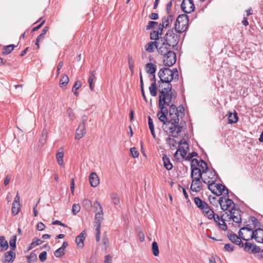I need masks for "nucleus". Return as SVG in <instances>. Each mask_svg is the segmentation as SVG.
I'll return each mask as SVG.
<instances>
[{"label": "nucleus", "mask_w": 263, "mask_h": 263, "mask_svg": "<svg viewBox=\"0 0 263 263\" xmlns=\"http://www.w3.org/2000/svg\"><path fill=\"white\" fill-rule=\"evenodd\" d=\"M197 166L201 168L203 173L206 172L209 169L207 163L203 160H199V163Z\"/></svg>", "instance_id": "473e14b6"}, {"label": "nucleus", "mask_w": 263, "mask_h": 263, "mask_svg": "<svg viewBox=\"0 0 263 263\" xmlns=\"http://www.w3.org/2000/svg\"><path fill=\"white\" fill-rule=\"evenodd\" d=\"M215 186L216 192H215V195L219 196L223 193L224 195L227 196V198L229 197V191L224 185L218 183L216 184Z\"/></svg>", "instance_id": "aec40b11"}, {"label": "nucleus", "mask_w": 263, "mask_h": 263, "mask_svg": "<svg viewBox=\"0 0 263 263\" xmlns=\"http://www.w3.org/2000/svg\"><path fill=\"white\" fill-rule=\"evenodd\" d=\"M149 93L153 97H155L157 95L156 86L155 82H153L149 87Z\"/></svg>", "instance_id": "4c0bfd02"}, {"label": "nucleus", "mask_w": 263, "mask_h": 263, "mask_svg": "<svg viewBox=\"0 0 263 263\" xmlns=\"http://www.w3.org/2000/svg\"><path fill=\"white\" fill-rule=\"evenodd\" d=\"M192 181L191 185V190L195 192H199L202 189V183L201 179L195 178L192 179Z\"/></svg>", "instance_id": "2eb2a0df"}, {"label": "nucleus", "mask_w": 263, "mask_h": 263, "mask_svg": "<svg viewBox=\"0 0 263 263\" xmlns=\"http://www.w3.org/2000/svg\"><path fill=\"white\" fill-rule=\"evenodd\" d=\"M162 32H161L160 30H159V27L158 28V30H153L150 33V39L152 40H157L159 39V35H161Z\"/></svg>", "instance_id": "7c9ffc66"}, {"label": "nucleus", "mask_w": 263, "mask_h": 263, "mask_svg": "<svg viewBox=\"0 0 263 263\" xmlns=\"http://www.w3.org/2000/svg\"><path fill=\"white\" fill-rule=\"evenodd\" d=\"M82 86V83L80 81H77L75 83L74 85L72 87V91H73L74 95L76 96H78L79 95V93L77 91V90L80 88Z\"/></svg>", "instance_id": "2f4dec72"}, {"label": "nucleus", "mask_w": 263, "mask_h": 263, "mask_svg": "<svg viewBox=\"0 0 263 263\" xmlns=\"http://www.w3.org/2000/svg\"><path fill=\"white\" fill-rule=\"evenodd\" d=\"M15 258V254L13 250H10L5 253L2 258L3 263H12Z\"/></svg>", "instance_id": "f3484780"}, {"label": "nucleus", "mask_w": 263, "mask_h": 263, "mask_svg": "<svg viewBox=\"0 0 263 263\" xmlns=\"http://www.w3.org/2000/svg\"><path fill=\"white\" fill-rule=\"evenodd\" d=\"M198 154L195 152H193L191 153H189L187 156L185 157V160L190 161L194 157L197 156Z\"/></svg>", "instance_id": "5fc2aeb1"}, {"label": "nucleus", "mask_w": 263, "mask_h": 263, "mask_svg": "<svg viewBox=\"0 0 263 263\" xmlns=\"http://www.w3.org/2000/svg\"><path fill=\"white\" fill-rule=\"evenodd\" d=\"M179 148L177 149L175 156H176L178 152H180V154L182 158H184L186 155L187 151L186 149H189V144L187 142L184 140L182 139L179 143Z\"/></svg>", "instance_id": "9b49d317"}, {"label": "nucleus", "mask_w": 263, "mask_h": 263, "mask_svg": "<svg viewBox=\"0 0 263 263\" xmlns=\"http://www.w3.org/2000/svg\"><path fill=\"white\" fill-rule=\"evenodd\" d=\"M203 177L202 181L204 183H209V182H215L218 178V175L214 170H209L203 173Z\"/></svg>", "instance_id": "1a4fd4ad"}, {"label": "nucleus", "mask_w": 263, "mask_h": 263, "mask_svg": "<svg viewBox=\"0 0 263 263\" xmlns=\"http://www.w3.org/2000/svg\"><path fill=\"white\" fill-rule=\"evenodd\" d=\"M89 180L90 185L93 187H96L99 184V177L95 172H92L89 175Z\"/></svg>", "instance_id": "4be33fe9"}, {"label": "nucleus", "mask_w": 263, "mask_h": 263, "mask_svg": "<svg viewBox=\"0 0 263 263\" xmlns=\"http://www.w3.org/2000/svg\"><path fill=\"white\" fill-rule=\"evenodd\" d=\"M80 209L79 204H73L72 207V213L73 215H76L80 212Z\"/></svg>", "instance_id": "09e8293b"}, {"label": "nucleus", "mask_w": 263, "mask_h": 263, "mask_svg": "<svg viewBox=\"0 0 263 263\" xmlns=\"http://www.w3.org/2000/svg\"><path fill=\"white\" fill-rule=\"evenodd\" d=\"M260 251V248L255 245H253L252 249L251 251V253H257Z\"/></svg>", "instance_id": "052dcab7"}, {"label": "nucleus", "mask_w": 263, "mask_h": 263, "mask_svg": "<svg viewBox=\"0 0 263 263\" xmlns=\"http://www.w3.org/2000/svg\"><path fill=\"white\" fill-rule=\"evenodd\" d=\"M152 249L154 255L155 256H158L159 254V250L158 243L156 241L153 242L152 245Z\"/></svg>", "instance_id": "c9c22d12"}, {"label": "nucleus", "mask_w": 263, "mask_h": 263, "mask_svg": "<svg viewBox=\"0 0 263 263\" xmlns=\"http://www.w3.org/2000/svg\"><path fill=\"white\" fill-rule=\"evenodd\" d=\"M68 116L71 120H73L74 119V115L72 110L70 108H68L67 110Z\"/></svg>", "instance_id": "680f3d73"}, {"label": "nucleus", "mask_w": 263, "mask_h": 263, "mask_svg": "<svg viewBox=\"0 0 263 263\" xmlns=\"http://www.w3.org/2000/svg\"><path fill=\"white\" fill-rule=\"evenodd\" d=\"M102 242H103V246L102 247V249L106 251L107 249L108 245V243H109V239L107 237V236L106 233H105L103 234Z\"/></svg>", "instance_id": "e433bc0d"}, {"label": "nucleus", "mask_w": 263, "mask_h": 263, "mask_svg": "<svg viewBox=\"0 0 263 263\" xmlns=\"http://www.w3.org/2000/svg\"><path fill=\"white\" fill-rule=\"evenodd\" d=\"M103 219V214L99 213V212H96L95 214V223H101Z\"/></svg>", "instance_id": "c03bdc74"}, {"label": "nucleus", "mask_w": 263, "mask_h": 263, "mask_svg": "<svg viewBox=\"0 0 263 263\" xmlns=\"http://www.w3.org/2000/svg\"><path fill=\"white\" fill-rule=\"evenodd\" d=\"M162 160L164 167L168 171L171 170L173 168V166L170 161V159L166 156V155H164L162 157Z\"/></svg>", "instance_id": "bb28decb"}, {"label": "nucleus", "mask_w": 263, "mask_h": 263, "mask_svg": "<svg viewBox=\"0 0 263 263\" xmlns=\"http://www.w3.org/2000/svg\"><path fill=\"white\" fill-rule=\"evenodd\" d=\"M148 68L146 69V72L149 73L150 75L154 74L156 71V67H146Z\"/></svg>", "instance_id": "bf43d9fd"}, {"label": "nucleus", "mask_w": 263, "mask_h": 263, "mask_svg": "<svg viewBox=\"0 0 263 263\" xmlns=\"http://www.w3.org/2000/svg\"><path fill=\"white\" fill-rule=\"evenodd\" d=\"M15 46L13 44L5 46L3 48L2 54L7 55L9 54L13 49Z\"/></svg>", "instance_id": "c756f323"}, {"label": "nucleus", "mask_w": 263, "mask_h": 263, "mask_svg": "<svg viewBox=\"0 0 263 263\" xmlns=\"http://www.w3.org/2000/svg\"><path fill=\"white\" fill-rule=\"evenodd\" d=\"M8 248V243L4 236H0V251H4Z\"/></svg>", "instance_id": "cd10ccee"}, {"label": "nucleus", "mask_w": 263, "mask_h": 263, "mask_svg": "<svg viewBox=\"0 0 263 263\" xmlns=\"http://www.w3.org/2000/svg\"><path fill=\"white\" fill-rule=\"evenodd\" d=\"M167 16H164L161 18V23L160 24L159 30L161 32H163V28H165L168 26L175 18V16L173 14H167Z\"/></svg>", "instance_id": "9d476101"}, {"label": "nucleus", "mask_w": 263, "mask_h": 263, "mask_svg": "<svg viewBox=\"0 0 263 263\" xmlns=\"http://www.w3.org/2000/svg\"><path fill=\"white\" fill-rule=\"evenodd\" d=\"M64 150L62 148H60L57 154L56 159L59 165H62L63 164Z\"/></svg>", "instance_id": "a878e982"}, {"label": "nucleus", "mask_w": 263, "mask_h": 263, "mask_svg": "<svg viewBox=\"0 0 263 263\" xmlns=\"http://www.w3.org/2000/svg\"><path fill=\"white\" fill-rule=\"evenodd\" d=\"M110 198L112 202L117 205L120 203V199L118 195L116 193H112L110 194Z\"/></svg>", "instance_id": "a19ab883"}, {"label": "nucleus", "mask_w": 263, "mask_h": 263, "mask_svg": "<svg viewBox=\"0 0 263 263\" xmlns=\"http://www.w3.org/2000/svg\"><path fill=\"white\" fill-rule=\"evenodd\" d=\"M182 129V126L179 125V123L172 125L171 126L169 127L170 132L174 138L178 137V135L181 133Z\"/></svg>", "instance_id": "a211bd4d"}, {"label": "nucleus", "mask_w": 263, "mask_h": 263, "mask_svg": "<svg viewBox=\"0 0 263 263\" xmlns=\"http://www.w3.org/2000/svg\"><path fill=\"white\" fill-rule=\"evenodd\" d=\"M179 39L180 35L175 34L173 29L168 30L165 35L160 38L161 43L159 52H164L174 48L178 45Z\"/></svg>", "instance_id": "7ed1b4c3"}, {"label": "nucleus", "mask_w": 263, "mask_h": 263, "mask_svg": "<svg viewBox=\"0 0 263 263\" xmlns=\"http://www.w3.org/2000/svg\"><path fill=\"white\" fill-rule=\"evenodd\" d=\"M95 79V71H91L89 73V77L88 80V83H93Z\"/></svg>", "instance_id": "338daca9"}, {"label": "nucleus", "mask_w": 263, "mask_h": 263, "mask_svg": "<svg viewBox=\"0 0 263 263\" xmlns=\"http://www.w3.org/2000/svg\"><path fill=\"white\" fill-rule=\"evenodd\" d=\"M234 246L230 243L225 245L224 247V250L228 252H232L234 250Z\"/></svg>", "instance_id": "6e6d98bb"}, {"label": "nucleus", "mask_w": 263, "mask_h": 263, "mask_svg": "<svg viewBox=\"0 0 263 263\" xmlns=\"http://www.w3.org/2000/svg\"><path fill=\"white\" fill-rule=\"evenodd\" d=\"M93 208L95 209V212H99V213L103 214V208L100 204V202H99L97 201H96L93 203Z\"/></svg>", "instance_id": "ea45409f"}, {"label": "nucleus", "mask_w": 263, "mask_h": 263, "mask_svg": "<svg viewBox=\"0 0 263 263\" xmlns=\"http://www.w3.org/2000/svg\"><path fill=\"white\" fill-rule=\"evenodd\" d=\"M49 30V27L48 26H45L44 29L42 30V33L37 37V42H40L44 37L45 34Z\"/></svg>", "instance_id": "79ce46f5"}, {"label": "nucleus", "mask_w": 263, "mask_h": 263, "mask_svg": "<svg viewBox=\"0 0 263 263\" xmlns=\"http://www.w3.org/2000/svg\"><path fill=\"white\" fill-rule=\"evenodd\" d=\"M161 45V43L157 41H151L148 42L145 46V49L148 52H153L156 49H158L159 52V48Z\"/></svg>", "instance_id": "dca6fc26"}, {"label": "nucleus", "mask_w": 263, "mask_h": 263, "mask_svg": "<svg viewBox=\"0 0 263 263\" xmlns=\"http://www.w3.org/2000/svg\"><path fill=\"white\" fill-rule=\"evenodd\" d=\"M21 209L20 205L16 204V203H12L11 210L13 215H17Z\"/></svg>", "instance_id": "37998d69"}, {"label": "nucleus", "mask_w": 263, "mask_h": 263, "mask_svg": "<svg viewBox=\"0 0 263 263\" xmlns=\"http://www.w3.org/2000/svg\"><path fill=\"white\" fill-rule=\"evenodd\" d=\"M224 214L225 215L224 216V218H226L225 221L227 220H233V221L236 223H240L241 221L240 214H239L238 212H237L236 216L234 215H233V216H229L228 212H226Z\"/></svg>", "instance_id": "5701e85b"}, {"label": "nucleus", "mask_w": 263, "mask_h": 263, "mask_svg": "<svg viewBox=\"0 0 263 263\" xmlns=\"http://www.w3.org/2000/svg\"><path fill=\"white\" fill-rule=\"evenodd\" d=\"M177 110L178 114L181 115H184V108L183 105H180L178 107H177Z\"/></svg>", "instance_id": "0e129e2a"}, {"label": "nucleus", "mask_w": 263, "mask_h": 263, "mask_svg": "<svg viewBox=\"0 0 263 263\" xmlns=\"http://www.w3.org/2000/svg\"><path fill=\"white\" fill-rule=\"evenodd\" d=\"M28 263H33L37 259L36 255L34 253H31L30 255L28 257Z\"/></svg>", "instance_id": "864d4df0"}, {"label": "nucleus", "mask_w": 263, "mask_h": 263, "mask_svg": "<svg viewBox=\"0 0 263 263\" xmlns=\"http://www.w3.org/2000/svg\"><path fill=\"white\" fill-rule=\"evenodd\" d=\"M229 240L236 245H238L240 247H243V243L241 239L235 234H230L228 235Z\"/></svg>", "instance_id": "412c9836"}, {"label": "nucleus", "mask_w": 263, "mask_h": 263, "mask_svg": "<svg viewBox=\"0 0 263 263\" xmlns=\"http://www.w3.org/2000/svg\"><path fill=\"white\" fill-rule=\"evenodd\" d=\"M194 202L196 205L200 210L205 206L206 205L207 203L201 200L199 197H195L194 198Z\"/></svg>", "instance_id": "c85d7f7f"}, {"label": "nucleus", "mask_w": 263, "mask_h": 263, "mask_svg": "<svg viewBox=\"0 0 263 263\" xmlns=\"http://www.w3.org/2000/svg\"><path fill=\"white\" fill-rule=\"evenodd\" d=\"M45 226L44 225V224L42 222H40L37 223V226H36V229L37 230L39 231H43L45 229Z\"/></svg>", "instance_id": "774afa93"}, {"label": "nucleus", "mask_w": 263, "mask_h": 263, "mask_svg": "<svg viewBox=\"0 0 263 263\" xmlns=\"http://www.w3.org/2000/svg\"><path fill=\"white\" fill-rule=\"evenodd\" d=\"M43 242V241H42L40 239L37 237H34L33 238L32 242L29 247V250H31L34 248L35 246L41 245Z\"/></svg>", "instance_id": "72a5a7b5"}, {"label": "nucleus", "mask_w": 263, "mask_h": 263, "mask_svg": "<svg viewBox=\"0 0 263 263\" xmlns=\"http://www.w3.org/2000/svg\"><path fill=\"white\" fill-rule=\"evenodd\" d=\"M85 232L82 231L77 237L76 238V242L79 248H82L84 247V241L85 239Z\"/></svg>", "instance_id": "b1692460"}, {"label": "nucleus", "mask_w": 263, "mask_h": 263, "mask_svg": "<svg viewBox=\"0 0 263 263\" xmlns=\"http://www.w3.org/2000/svg\"><path fill=\"white\" fill-rule=\"evenodd\" d=\"M47 258V252L46 251L42 252L39 255V259L42 262H44Z\"/></svg>", "instance_id": "4d7b16f0"}, {"label": "nucleus", "mask_w": 263, "mask_h": 263, "mask_svg": "<svg viewBox=\"0 0 263 263\" xmlns=\"http://www.w3.org/2000/svg\"><path fill=\"white\" fill-rule=\"evenodd\" d=\"M189 17L185 14L179 15L175 22L174 29L177 33H182L188 28Z\"/></svg>", "instance_id": "423d86ee"}, {"label": "nucleus", "mask_w": 263, "mask_h": 263, "mask_svg": "<svg viewBox=\"0 0 263 263\" xmlns=\"http://www.w3.org/2000/svg\"><path fill=\"white\" fill-rule=\"evenodd\" d=\"M158 23L154 21H149L148 25L146 26V30H149L153 28L155 25H157Z\"/></svg>", "instance_id": "13d9d810"}, {"label": "nucleus", "mask_w": 263, "mask_h": 263, "mask_svg": "<svg viewBox=\"0 0 263 263\" xmlns=\"http://www.w3.org/2000/svg\"><path fill=\"white\" fill-rule=\"evenodd\" d=\"M16 235H13L9 241V244L11 248L10 250H13V252H14L15 249L16 248Z\"/></svg>", "instance_id": "58836bf2"}, {"label": "nucleus", "mask_w": 263, "mask_h": 263, "mask_svg": "<svg viewBox=\"0 0 263 263\" xmlns=\"http://www.w3.org/2000/svg\"><path fill=\"white\" fill-rule=\"evenodd\" d=\"M203 214L207 217L209 219H214L215 222L219 226V228L222 230H226L227 229V224L225 222L226 218H224L225 214H222L219 216L215 214L212 209L210 207L208 204L205 205L201 210Z\"/></svg>", "instance_id": "20e7f679"}, {"label": "nucleus", "mask_w": 263, "mask_h": 263, "mask_svg": "<svg viewBox=\"0 0 263 263\" xmlns=\"http://www.w3.org/2000/svg\"><path fill=\"white\" fill-rule=\"evenodd\" d=\"M130 152L132 156L134 158H138L139 155V153L136 147H132L130 148Z\"/></svg>", "instance_id": "3c124183"}, {"label": "nucleus", "mask_w": 263, "mask_h": 263, "mask_svg": "<svg viewBox=\"0 0 263 263\" xmlns=\"http://www.w3.org/2000/svg\"><path fill=\"white\" fill-rule=\"evenodd\" d=\"M158 76L160 81L158 82L159 89L162 88L160 91L167 90L168 93L174 94L172 91V85L170 82L174 79H178V72L177 68L172 70L167 67H163L160 70Z\"/></svg>", "instance_id": "f03ea898"}, {"label": "nucleus", "mask_w": 263, "mask_h": 263, "mask_svg": "<svg viewBox=\"0 0 263 263\" xmlns=\"http://www.w3.org/2000/svg\"><path fill=\"white\" fill-rule=\"evenodd\" d=\"M170 108L168 110L170 120L168 124H171V125L178 123L179 122V116L177 110L176 106L173 103H170Z\"/></svg>", "instance_id": "6e6552de"}, {"label": "nucleus", "mask_w": 263, "mask_h": 263, "mask_svg": "<svg viewBox=\"0 0 263 263\" xmlns=\"http://www.w3.org/2000/svg\"><path fill=\"white\" fill-rule=\"evenodd\" d=\"M218 201L220 204L221 209L224 211H228L229 216H233V215L236 216L237 212H238L239 214H240V210L235 208V203L232 200L229 198L220 197Z\"/></svg>", "instance_id": "39448f33"}, {"label": "nucleus", "mask_w": 263, "mask_h": 263, "mask_svg": "<svg viewBox=\"0 0 263 263\" xmlns=\"http://www.w3.org/2000/svg\"><path fill=\"white\" fill-rule=\"evenodd\" d=\"M83 204L86 208L88 209L91 206V202L88 199H85L83 201Z\"/></svg>", "instance_id": "e2e57ef3"}, {"label": "nucleus", "mask_w": 263, "mask_h": 263, "mask_svg": "<svg viewBox=\"0 0 263 263\" xmlns=\"http://www.w3.org/2000/svg\"><path fill=\"white\" fill-rule=\"evenodd\" d=\"M47 139V132L46 130L44 129L42 132V135L39 140L40 144L42 146L46 142Z\"/></svg>", "instance_id": "f704fd0d"}, {"label": "nucleus", "mask_w": 263, "mask_h": 263, "mask_svg": "<svg viewBox=\"0 0 263 263\" xmlns=\"http://www.w3.org/2000/svg\"><path fill=\"white\" fill-rule=\"evenodd\" d=\"M69 81V78L66 74H63L61 78L60 81V84L63 85H66L68 84Z\"/></svg>", "instance_id": "a18cd8bd"}, {"label": "nucleus", "mask_w": 263, "mask_h": 263, "mask_svg": "<svg viewBox=\"0 0 263 263\" xmlns=\"http://www.w3.org/2000/svg\"><path fill=\"white\" fill-rule=\"evenodd\" d=\"M54 255L57 257H60L65 254V252L61 248H59L54 252Z\"/></svg>", "instance_id": "603ef678"}, {"label": "nucleus", "mask_w": 263, "mask_h": 263, "mask_svg": "<svg viewBox=\"0 0 263 263\" xmlns=\"http://www.w3.org/2000/svg\"><path fill=\"white\" fill-rule=\"evenodd\" d=\"M191 177L192 179L198 178L202 179L203 178L202 174L203 173L201 172V170L200 168L191 165Z\"/></svg>", "instance_id": "6ab92c4d"}, {"label": "nucleus", "mask_w": 263, "mask_h": 263, "mask_svg": "<svg viewBox=\"0 0 263 263\" xmlns=\"http://www.w3.org/2000/svg\"><path fill=\"white\" fill-rule=\"evenodd\" d=\"M166 141L167 143L171 146V147H175L176 145L177 141L174 138L168 137L166 139Z\"/></svg>", "instance_id": "de8ad7c7"}, {"label": "nucleus", "mask_w": 263, "mask_h": 263, "mask_svg": "<svg viewBox=\"0 0 263 263\" xmlns=\"http://www.w3.org/2000/svg\"><path fill=\"white\" fill-rule=\"evenodd\" d=\"M172 1H171L170 2L167 3L166 6V10L167 14H171V10L172 6Z\"/></svg>", "instance_id": "69168bd1"}, {"label": "nucleus", "mask_w": 263, "mask_h": 263, "mask_svg": "<svg viewBox=\"0 0 263 263\" xmlns=\"http://www.w3.org/2000/svg\"><path fill=\"white\" fill-rule=\"evenodd\" d=\"M253 245V244L252 243L246 242V243H243V247L244 248V250L247 252L251 253V251L252 249Z\"/></svg>", "instance_id": "49530a36"}, {"label": "nucleus", "mask_w": 263, "mask_h": 263, "mask_svg": "<svg viewBox=\"0 0 263 263\" xmlns=\"http://www.w3.org/2000/svg\"><path fill=\"white\" fill-rule=\"evenodd\" d=\"M208 184V188L211 191L213 194H215L216 192V184L215 182H209L207 183Z\"/></svg>", "instance_id": "8fccbe9b"}, {"label": "nucleus", "mask_w": 263, "mask_h": 263, "mask_svg": "<svg viewBox=\"0 0 263 263\" xmlns=\"http://www.w3.org/2000/svg\"><path fill=\"white\" fill-rule=\"evenodd\" d=\"M176 94L168 93L167 90L159 91L158 106L160 110L158 111L157 116L160 122L163 124H168V120L167 115L168 109L165 106H170L173 99H175Z\"/></svg>", "instance_id": "f257e3e1"}, {"label": "nucleus", "mask_w": 263, "mask_h": 263, "mask_svg": "<svg viewBox=\"0 0 263 263\" xmlns=\"http://www.w3.org/2000/svg\"><path fill=\"white\" fill-rule=\"evenodd\" d=\"M159 53L163 55L164 66H173L176 63V53L171 50H167L164 52Z\"/></svg>", "instance_id": "0eeeda50"}, {"label": "nucleus", "mask_w": 263, "mask_h": 263, "mask_svg": "<svg viewBox=\"0 0 263 263\" xmlns=\"http://www.w3.org/2000/svg\"><path fill=\"white\" fill-rule=\"evenodd\" d=\"M181 8L184 12L189 13L194 10L195 7L192 0H183Z\"/></svg>", "instance_id": "f8f14e48"}, {"label": "nucleus", "mask_w": 263, "mask_h": 263, "mask_svg": "<svg viewBox=\"0 0 263 263\" xmlns=\"http://www.w3.org/2000/svg\"><path fill=\"white\" fill-rule=\"evenodd\" d=\"M252 238H254L258 243H263V230L258 228L252 232L250 239Z\"/></svg>", "instance_id": "4468645a"}, {"label": "nucleus", "mask_w": 263, "mask_h": 263, "mask_svg": "<svg viewBox=\"0 0 263 263\" xmlns=\"http://www.w3.org/2000/svg\"><path fill=\"white\" fill-rule=\"evenodd\" d=\"M86 120V116H84L82 118V123L79 125V127L76 130V134L75 138L77 140H79L82 138L84 134L86 133L85 130V122Z\"/></svg>", "instance_id": "ddd939ff"}, {"label": "nucleus", "mask_w": 263, "mask_h": 263, "mask_svg": "<svg viewBox=\"0 0 263 263\" xmlns=\"http://www.w3.org/2000/svg\"><path fill=\"white\" fill-rule=\"evenodd\" d=\"M228 123L234 124L236 123L238 120V117L237 113L234 111V113L228 112Z\"/></svg>", "instance_id": "393cba45"}]
</instances>
